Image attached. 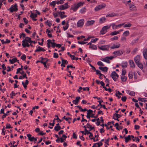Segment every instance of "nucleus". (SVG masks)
Returning a JSON list of instances; mask_svg holds the SVG:
<instances>
[{
    "label": "nucleus",
    "mask_w": 147,
    "mask_h": 147,
    "mask_svg": "<svg viewBox=\"0 0 147 147\" xmlns=\"http://www.w3.org/2000/svg\"><path fill=\"white\" fill-rule=\"evenodd\" d=\"M33 42L31 40V38L28 37H26L25 39L22 41V45L24 47H29L30 45L28 43H32Z\"/></svg>",
    "instance_id": "1"
},
{
    "label": "nucleus",
    "mask_w": 147,
    "mask_h": 147,
    "mask_svg": "<svg viewBox=\"0 0 147 147\" xmlns=\"http://www.w3.org/2000/svg\"><path fill=\"white\" fill-rule=\"evenodd\" d=\"M84 3L83 2L75 3L71 5L70 9L72 10L74 12H75L80 7L82 6Z\"/></svg>",
    "instance_id": "2"
},
{
    "label": "nucleus",
    "mask_w": 147,
    "mask_h": 147,
    "mask_svg": "<svg viewBox=\"0 0 147 147\" xmlns=\"http://www.w3.org/2000/svg\"><path fill=\"white\" fill-rule=\"evenodd\" d=\"M8 10H9L11 13L16 11L18 10V6L16 4L11 5Z\"/></svg>",
    "instance_id": "3"
},
{
    "label": "nucleus",
    "mask_w": 147,
    "mask_h": 147,
    "mask_svg": "<svg viewBox=\"0 0 147 147\" xmlns=\"http://www.w3.org/2000/svg\"><path fill=\"white\" fill-rule=\"evenodd\" d=\"M114 58V57L113 56L109 57H106L105 58H102L100 59L101 61L106 62L107 63H109L110 62V60H112Z\"/></svg>",
    "instance_id": "4"
},
{
    "label": "nucleus",
    "mask_w": 147,
    "mask_h": 147,
    "mask_svg": "<svg viewBox=\"0 0 147 147\" xmlns=\"http://www.w3.org/2000/svg\"><path fill=\"white\" fill-rule=\"evenodd\" d=\"M106 6V4L104 3H103L96 6L94 8V10L96 11H97L104 8Z\"/></svg>",
    "instance_id": "5"
},
{
    "label": "nucleus",
    "mask_w": 147,
    "mask_h": 147,
    "mask_svg": "<svg viewBox=\"0 0 147 147\" xmlns=\"http://www.w3.org/2000/svg\"><path fill=\"white\" fill-rule=\"evenodd\" d=\"M67 3H66L63 5L58 6L59 9L61 10H64L66 9L69 7Z\"/></svg>",
    "instance_id": "6"
},
{
    "label": "nucleus",
    "mask_w": 147,
    "mask_h": 147,
    "mask_svg": "<svg viewBox=\"0 0 147 147\" xmlns=\"http://www.w3.org/2000/svg\"><path fill=\"white\" fill-rule=\"evenodd\" d=\"M111 76L114 81H116L119 77V75L115 71H113L111 73Z\"/></svg>",
    "instance_id": "7"
},
{
    "label": "nucleus",
    "mask_w": 147,
    "mask_h": 147,
    "mask_svg": "<svg viewBox=\"0 0 147 147\" xmlns=\"http://www.w3.org/2000/svg\"><path fill=\"white\" fill-rule=\"evenodd\" d=\"M110 28V26L109 25L103 26L100 31L101 34H105L107 32V29Z\"/></svg>",
    "instance_id": "8"
},
{
    "label": "nucleus",
    "mask_w": 147,
    "mask_h": 147,
    "mask_svg": "<svg viewBox=\"0 0 147 147\" xmlns=\"http://www.w3.org/2000/svg\"><path fill=\"white\" fill-rule=\"evenodd\" d=\"M124 53V52L121 50H118L114 51L113 54L115 55V57L117 56H119L121 55Z\"/></svg>",
    "instance_id": "9"
},
{
    "label": "nucleus",
    "mask_w": 147,
    "mask_h": 147,
    "mask_svg": "<svg viewBox=\"0 0 147 147\" xmlns=\"http://www.w3.org/2000/svg\"><path fill=\"white\" fill-rule=\"evenodd\" d=\"M84 20L83 19L79 20L77 22V26L78 27H82L84 25Z\"/></svg>",
    "instance_id": "10"
},
{
    "label": "nucleus",
    "mask_w": 147,
    "mask_h": 147,
    "mask_svg": "<svg viewBox=\"0 0 147 147\" xmlns=\"http://www.w3.org/2000/svg\"><path fill=\"white\" fill-rule=\"evenodd\" d=\"M27 137H28V140L30 141L36 142L37 140V138H35L34 137H32L31 134H28Z\"/></svg>",
    "instance_id": "11"
},
{
    "label": "nucleus",
    "mask_w": 147,
    "mask_h": 147,
    "mask_svg": "<svg viewBox=\"0 0 147 147\" xmlns=\"http://www.w3.org/2000/svg\"><path fill=\"white\" fill-rule=\"evenodd\" d=\"M109 47L108 45H102L100 46H98L99 49L102 50H107Z\"/></svg>",
    "instance_id": "12"
},
{
    "label": "nucleus",
    "mask_w": 147,
    "mask_h": 147,
    "mask_svg": "<svg viewBox=\"0 0 147 147\" xmlns=\"http://www.w3.org/2000/svg\"><path fill=\"white\" fill-rule=\"evenodd\" d=\"M140 56L139 55H137L134 58V61L136 64L140 62Z\"/></svg>",
    "instance_id": "13"
},
{
    "label": "nucleus",
    "mask_w": 147,
    "mask_h": 147,
    "mask_svg": "<svg viewBox=\"0 0 147 147\" xmlns=\"http://www.w3.org/2000/svg\"><path fill=\"white\" fill-rule=\"evenodd\" d=\"M95 22V21L94 20H91L90 21H87L86 24L85 26H89L93 25Z\"/></svg>",
    "instance_id": "14"
},
{
    "label": "nucleus",
    "mask_w": 147,
    "mask_h": 147,
    "mask_svg": "<svg viewBox=\"0 0 147 147\" xmlns=\"http://www.w3.org/2000/svg\"><path fill=\"white\" fill-rule=\"evenodd\" d=\"M121 116V115L118 114L117 113H115L113 115V118L115 120H117L118 121H119L118 118H120Z\"/></svg>",
    "instance_id": "15"
},
{
    "label": "nucleus",
    "mask_w": 147,
    "mask_h": 147,
    "mask_svg": "<svg viewBox=\"0 0 147 147\" xmlns=\"http://www.w3.org/2000/svg\"><path fill=\"white\" fill-rule=\"evenodd\" d=\"M120 44L118 43L115 44H113V45L111 46L110 48L112 49L118 48L120 46Z\"/></svg>",
    "instance_id": "16"
},
{
    "label": "nucleus",
    "mask_w": 147,
    "mask_h": 147,
    "mask_svg": "<svg viewBox=\"0 0 147 147\" xmlns=\"http://www.w3.org/2000/svg\"><path fill=\"white\" fill-rule=\"evenodd\" d=\"M62 61V64H61V66L62 67H65V64H67L68 63V62L67 60H64L63 59L62 57H61Z\"/></svg>",
    "instance_id": "17"
},
{
    "label": "nucleus",
    "mask_w": 147,
    "mask_h": 147,
    "mask_svg": "<svg viewBox=\"0 0 147 147\" xmlns=\"http://www.w3.org/2000/svg\"><path fill=\"white\" fill-rule=\"evenodd\" d=\"M129 63L130 65V67L132 68H134L135 67V65L133 61L132 60H130L129 61Z\"/></svg>",
    "instance_id": "18"
},
{
    "label": "nucleus",
    "mask_w": 147,
    "mask_h": 147,
    "mask_svg": "<svg viewBox=\"0 0 147 147\" xmlns=\"http://www.w3.org/2000/svg\"><path fill=\"white\" fill-rule=\"evenodd\" d=\"M45 50L40 46H38L37 49L35 51V52H37L40 51H44Z\"/></svg>",
    "instance_id": "19"
},
{
    "label": "nucleus",
    "mask_w": 147,
    "mask_h": 147,
    "mask_svg": "<svg viewBox=\"0 0 147 147\" xmlns=\"http://www.w3.org/2000/svg\"><path fill=\"white\" fill-rule=\"evenodd\" d=\"M102 102L103 101L102 100L98 101V102L99 103V104L97 106V107H98L99 106H100L101 107H102L105 109H107L105 105H102L101 104V102Z\"/></svg>",
    "instance_id": "20"
},
{
    "label": "nucleus",
    "mask_w": 147,
    "mask_h": 147,
    "mask_svg": "<svg viewBox=\"0 0 147 147\" xmlns=\"http://www.w3.org/2000/svg\"><path fill=\"white\" fill-rule=\"evenodd\" d=\"M129 7L130 9L132 11H135L137 10L136 6L134 5H129Z\"/></svg>",
    "instance_id": "21"
},
{
    "label": "nucleus",
    "mask_w": 147,
    "mask_h": 147,
    "mask_svg": "<svg viewBox=\"0 0 147 147\" xmlns=\"http://www.w3.org/2000/svg\"><path fill=\"white\" fill-rule=\"evenodd\" d=\"M48 61L47 59L46 58H42V60L39 61V62H40L42 63L43 65L45 64V63H47V62Z\"/></svg>",
    "instance_id": "22"
},
{
    "label": "nucleus",
    "mask_w": 147,
    "mask_h": 147,
    "mask_svg": "<svg viewBox=\"0 0 147 147\" xmlns=\"http://www.w3.org/2000/svg\"><path fill=\"white\" fill-rule=\"evenodd\" d=\"M99 68L100 69L104 72H107L108 69V68L107 67H99Z\"/></svg>",
    "instance_id": "23"
},
{
    "label": "nucleus",
    "mask_w": 147,
    "mask_h": 147,
    "mask_svg": "<svg viewBox=\"0 0 147 147\" xmlns=\"http://www.w3.org/2000/svg\"><path fill=\"white\" fill-rule=\"evenodd\" d=\"M143 54L144 59H147V49H145L143 52Z\"/></svg>",
    "instance_id": "24"
},
{
    "label": "nucleus",
    "mask_w": 147,
    "mask_h": 147,
    "mask_svg": "<svg viewBox=\"0 0 147 147\" xmlns=\"http://www.w3.org/2000/svg\"><path fill=\"white\" fill-rule=\"evenodd\" d=\"M126 92L128 94L131 96H134L135 94L134 91H131L129 90H127Z\"/></svg>",
    "instance_id": "25"
},
{
    "label": "nucleus",
    "mask_w": 147,
    "mask_h": 147,
    "mask_svg": "<svg viewBox=\"0 0 147 147\" xmlns=\"http://www.w3.org/2000/svg\"><path fill=\"white\" fill-rule=\"evenodd\" d=\"M28 84V81L26 80L25 83L23 82H22V84L23 85V86L25 89H26L27 87V86Z\"/></svg>",
    "instance_id": "26"
},
{
    "label": "nucleus",
    "mask_w": 147,
    "mask_h": 147,
    "mask_svg": "<svg viewBox=\"0 0 147 147\" xmlns=\"http://www.w3.org/2000/svg\"><path fill=\"white\" fill-rule=\"evenodd\" d=\"M18 61V60L17 58L16 57L13 58L12 59H9V61L11 64H13L15 62H17Z\"/></svg>",
    "instance_id": "27"
},
{
    "label": "nucleus",
    "mask_w": 147,
    "mask_h": 147,
    "mask_svg": "<svg viewBox=\"0 0 147 147\" xmlns=\"http://www.w3.org/2000/svg\"><path fill=\"white\" fill-rule=\"evenodd\" d=\"M46 32L47 33L48 36L49 37H52V34L50 33L51 31L50 30H49L48 29H46Z\"/></svg>",
    "instance_id": "28"
},
{
    "label": "nucleus",
    "mask_w": 147,
    "mask_h": 147,
    "mask_svg": "<svg viewBox=\"0 0 147 147\" xmlns=\"http://www.w3.org/2000/svg\"><path fill=\"white\" fill-rule=\"evenodd\" d=\"M141 69H142L143 68V64L140 62L136 64Z\"/></svg>",
    "instance_id": "29"
},
{
    "label": "nucleus",
    "mask_w": 147,
    "mask_h": 147,
    "mask_svg": "<svg viewBox=\"0 0 147 147\" xmlns=\"http://www.w3.org/2000/svg\"><path fill=\"white\" fill-rule=\"evenodd\" d=\"M123 25L124 26L123 27L124 28H129L131 26L132 24L130 23H128L125 24L124 23V25Z\"/></svg>",
    "instance_id": "30"
},
{
    "label": "nucleus",
    "mask_w": 147,
    "mask_h": 147,
    "mask_svg": "<svg viewBox=\"0 0 147 147\" xmlns=\"http://www.w3.org/2000/svg\"><path fill=\"white\" fill-rule=\"evenodd\" d=\"M127 62L122 63L121 64V65L123 68H126L127 67Z\"/></svg>",
    "instance_id": "31"
},
{
    "label": "nucleus",
    "mask_w": 147,
    "mask_h": 147,
    "mask_svg": "<svg viewBox=\"0 0 147 147\" xmlns=\"http://www.w3.org/2000/svg\"><path fill=\"white\" fill-rule=\"evenodd\" d=\"M94 144L96 147H100L102 145V143L101 142H99L98 143H94Z\"/></svg>",
    "instance_id": "32"
},
{
    "label": "nucleus",
    "mask_w": 147,
    "mask_h": 147,
    "mask_svg": "<svg viewBox=\"0 0 147 147\" xmlns=\"http://www.w3.org/2000/svg\"><path fill=\"white\" fill-rule=\"evenodd\" d=\"M121 79L122 81L125 82L127 80V77L124 75H122L121 77Z\"/></svg>",
    "instance_id": "33"
},
{
    "label": "nucleus",
    "mask_w": 147,
    "mask_h": 147,
    "mask_svg": "<svg viewBox=\"0 0 147 147\" xmlns=\"http://www.w3.org/2000/svg\"><path fill=\"white\" fill-rule=\"evenodd\" d=\"M130 137V135H128L127 137H125V141L126 143H127L129 140H131Z\"/></svg>",
    "instance_id": "34"
},
{
    "label": "nucleus",
    "mask_w": 147,
    "mask_h": 147,
    "mask_svg": "<svg viewBox=\"0 0 147 147\" xmlns=\"http://www.w3.org/2000/svg\"><path fill=\"white\" fill-rule=\"evenodd\" d=\"M30 17L32 18H35L37 17V15L36 14H34L31 12Z\"/></svg>",
    "instance_id": "35"
},
{
    "label": "nucleus",
    "mask_w": 147,
    "mask_h": 147,
    "mask_svg": "<svg viewBox=\"0 0 147 147\" xmlns=\"http://www.w3.org/2000/svg\"><path fill=\"white\" fill-rule=\"evenodd\" d=\"M87 127L90 129L89 131L93 129L94 127H92L89 123H87L86 125Z\"/></svg>",
    "instance_id": "36"
},
{
    "label": "nucleus",
    "mask_w": 147,
    "mask_h": 147,
    "mask_svg": "<svg viewBox=\"0 0 147 147\" xmlns=\"http://www.w3.org/2000/svg\"><path fill=\"white\" fill-rule=\"evenodd\" d=\"M86 11V8L85 7H83L80 10L79 12L81 13H85Z\"/></svg>",
    "instance_id": "37"
},
{
    "label": "nucleus",
    "mask_w": 147,
    "mask_h": 147,
    "mask_svg": "<svg viewBox=\"0 0 147 147\" xmlns=\"http://www.w3.org/2000/svg\"><path fill=\"white\" fill-rule=\"evenodd\" d=\"M119 34L118 31H115L114 32H111L110 33V35L111 36H113Z\"/></svg>",
    "instance_id": "38"
},
{
    "label": "nucleus",
    "mask_w": 147,
    "mask_h": 147,
    "mask_svg": "<svg viewBox=\"0 0 147 147\" xmlns=\"http://www.w3.org/2000/svg\"><path fill=\"white\" fill-rule=\"evenodd\" d=\"M129 34V32L128 30L125 31L123 33V35L126 36H128Z\"/></svg>",
    "instance_id": "39"
},
{
    "label": "nucleus",
    "mask_w": 147,
    "mask_h": 147,
    "mask_svg": "<svg viewBox=\"0 0 147 147\" xmlns=\"http://www.w3.org/2000/svg\"><path fill=\"white\" fill-rule=\"evenodd\" d=\"M89 47L92 49L96 50L97 49V47L96 45H90Z\"/></svg>",
    "instance_id": "40"
},
{
    "label": "nucleus",
    "mask_w": 147,
    "mask_h": 147,
    "mask_svg": "<svg viewBox=\"0 0 147 147\" xmlns=\"http://www.w3.org/2000/svg\"><path fill=\"white\" fill-rule=\"evenodd\" d=\"M106 20V18L105 17H102L99 19V22L100 23L104 22Z\"/></svg>",
    "instance_id": "41"
},
{
    "label": "nucleus",
    "mask_w": 147,
    "mask_h": 147,
    "mask_svg": "<svg viewBox=\"0 0 147 147\" xmlns=\"http://www.w3.org/2000/svg\"><path fill=\"white\" fill-rule=\"evenodd\" d=\"M139 39L138 38H137L136 39H135L133 40L131 42V44L132 45H133L134 44L137 43V42H138V40Z\"/></svg>",
    "instance_id": "42"
},
{
    "label": "nucleus",
    "mask_w": 147,
    "mask_h": 147,
    "mask_svg": "<svg viewBox=\"0 0 147 147\" xmlns=\"http://www.w3.org/2000/svg\"><path fill=\"white\" fill-rule=\"evenodd\" d=\"M54 129L56 131H58L61 128L60 126H55Z\"/></svg>",
    "instance_id": "43"
},
{
    "label": "nucleus",
    "mask_w": 147,
    "mask_h": 147,
    "mask_svg": "<svg viewBox=\"0 0 147 147\" xmlns=\"http://www.w3.org/2000/svg\"><path fill=\"white\" fill-rule=\"evenodd\" d=\"M118 39V37L117 36H115L111 39V40L112 41L117 40Z\"/></svg>",
    "instance_id": "44"
},
{
    "label": "nucleus",
    "mask_w": 147,
    "mask_h": 147,
    "mask_svg": "<svg viewBox=\"0 0 147 147\" xmlns=\"http://www.w3.org/2000/svg\"><path fill=\"white\" fill-rule=\"evenodd\" d=\"M86 117L90 119V117H95L94 116V115L93 114L92 115H87Z\"/></svg>",
    "instance_id": "45"
},
{
    "label": "nucleus",
    "mask_w": 147,
    "mask_h": 147,
    "mask_svg": "<svg viewBox=\"0 0 147 147\" xmlns=\"http://www.w3.org/2000/svg\"><path fill=\"white\" fill-rule=\"evenodd\" d=\"M109 26H110V27L111 26L113 29H115V23L111 24L109 25Z\"/></svg>",
    "instance_id": "46"
},
{
    "label": "nucleus",
    "mask_w": 147,
    "mask_h": 147,
    "mask_svg": "<svg viewBox=\"0 0 147 147\" xmlns=\"http://www.w3.org/2000/svg\"><path fill=\"white\" fill-rule=\"evenodd\" d=\"M87 115L92 114L93 111L91 109H89L87 111Z\"/></svg>",
    "instance_id": "47"
},
{
    "label": "nucleus",
    "mask_w": 147,
    "mask_h": 147,
    "mask_svg": "<svg viewBox=\"0 0 147 147\" xmlns=\"http://www.w3.org/2000/svg\"><path fill=\"white\" fill-rule=\"evenodd\" d=\"M97 64L99 66H104V64L101 61H98L97 62Z\"/></svg>",
    "instance_id": "48"
},
{
    "label": "nucleus",
    "mask_w": 147,
    "mask_h": 147,
    "mask_svg": "<svg viewBox=\"0 0 147 147\" xmlns=\"http://www.w3.org/2000/svg\"><path fill=\"white\" fill-rule=\"evenodd\" d=\"M56 4V2L55 1H52L50 4V5L51 6H52L53 7H55Z\"/></svg>",
    "instance_id": "49"
},
{
    "label": "nucleus",
    "mask_w": 147,
    "mask_h": 147,
    "mask_svg": "<svg viewBox=\"0 0 147 147\" xmlns=\"http://www.w3.org/2000/svg\"><path fill=\"white\" fill-rule=\"evenodd\" d=\"M69 24H67L65 26L63 27V30H67V28H68L69 27Z\"/></svg>",
    "instance_id": "50"
},
{
    "label": "nucleus",
    "mask_w": 147,
    "mask_h": 147,
    "mask_svg": "<svg viewBox=\"0 0 147 147\" xmlns=\"http://www.w3.org/2000/svg\"><path fill=\"white\" fill-rule=\"evenodd\" d=\"M105 90L106 91H108L109 92H112L111 89L110 88H107L105 87H103Z\"/></svg>",
    "instance_id": "51"
},
{
    "label": "nucleus",
    "mask_w": 147,
    "mask_h": 147,
    "mask_svg": "<svg viewBox=\"0 0 147 147\" xmlns=\"http://www.w3.org/2000/svg\"><path fill=\"white\" fill-rule=\"evenodd\" d=\"M47 24L50 27L52 25V24L51 22L47 20L46 22Z\"/></svg>",
    "instance_id": "52"
},
{
    "label": "nucleus",
    "mask_w": 147,
    "mask_h": 147,
    "mask_svg": "<svg viewBox=\"0 0 147 147\" xmlns=\"http://www.w3.org/2000/svg\"><path fill=\"white\" fill-rule=\"evenodd\" d=\"M98 40V38H95L94 39H92L91 40V42L92 43L95 42L97 40Z\"/></svg>",
    "instance_id": "53"
},
{
    "label": "nucleus",
    "mask_w": 147,
    "mask_h": 147,
    "mask_svg": "<svg viewBox=\"0 0 147 147\" xmlns=\"http://www.w3.org/2000/svg\"><path fill=\"white\" fill-rule=\"evenodd\" d=\"M127 99V97L125 96H123L122 97L121 100L123 102H125Z\"/></svg>",
    "instance_id": "54"
},
{
    "label": "nucleus",
    "mask_w": 147,
    "mask_h": 147,
    "mask_svg": "<svg viewBox=\"0 0 147 147\" xmlns=\"http://www.w3.org/2000/svg\"><path fill=\"white\" fill-rule=\"evenodd\" d=\"M128 76L129 79H131L133 77V74L131 72L129 73Z\"/></svg>",
    "instance_id": "55"
},
{
    "label": "nucleus",
    "mask_w": 147,
    "mask_h": 147,
    "mask_svg": "<svg viewBox=\"0 0 147 147\" xmlns=\"http://www.w3.org/2000/svg\"><path fill=\"white\" fill-rule=\"evenodd\" d=\"M67 37L68 38H69L70 37L73 38L74 37V36L73 35H70L69 32H67Z\"/></svg>",
    "instance_id": "56"
},
{
    "label": "nucleus",
    "mask_w": 147,
    "mask_h": 147,
    "mask_svg": "<svg viewBox=\"0 0 147 147\" xmlns=\"http://www.w3.org/2000/svg\"><path fill=\"white\" fill-rule=\"evenodd\" d=\"M121 40L122 41L125 42L126 40V38L125 37L123 36L121 38Z\"/></svg>",
    "instance_id": "57"
},
{
    "label": "nucleus",
    "mask_w": 147,
    "mask_h": 147,
    "mask_svg": "<svg viewBox=\"0 0 147 147\" xmlns=\"http://www.w3.org/2000/svg\"><path fill=\"white\" fill-rule=\"evenodd\" d=\"M53 57L54 58H57L58 57V55L57 53H53Z\"/></svg>",
    "instance_id": "58"
},
{
    "label": "nucleus",
    "mask_w": 147,
    "mask_h": 147,
    "mask_svg": "<svg viewBox=\"0 0 147 147\" xmlns=\"http://www.w3.org/2000/svg\"><path fill=\"white\" fill-rule=\"evenodd\" d=\"M21 59L23 60H25L26 58V56L25 55H22L21 57Z\"/></svg>",
    "instance_id": "59"
},
{
    "label": "nucleus",
    "mask_w": 147,
    "mask_h": 147,
    "mask_svg": "<svg viewBox=\"0 0 147 147\" xmlns=\"http://www.w3.org/2000/svg\"><path fill=\"white\" fill-rule=\"evenodd\" d=\"M99 75V78L100 79H103V77H104L105 78V76L104 75H103L101 74H100Z\"/></svg>",
    "instance_id": "60"
},
{
    "label": "nucleus",
    "mask_w": 147,
    "mask_h": 147,
    "mask_svg": "<svg viewBox=\"0 0 147 147\" xmlns=\"http://www.w3.org/2000/svg\"><path fill=\"white\" fill-rule=\"evenodd\" d=\"M87 42H85L84 41H78V43L80 44L83 45L87 43Z\"/></svg>",
    "instance_id": "61"
},
{
    "label": "nucleus",
    "mask_w": 147,
    "mask_h": 147,
    "mask_svg": "<svg viewBox=\"0 0 147 147\" xmlns=\"http://www.w3.org/2000/svg\"><path fill=\"white\" fill-rule=\"evenodd\" d=\"M24 22L26 23V24H27L28 23V20L26 19V18H24L23 19Z\"/></svg>",
    "instance_id": "62"
},
{
    "label": "nucleus",
    "mask_w": 147,
    "mask_h": 147,
    "mask_svg": "<svg viewBox=\"0 0 147 147\" xmlns=\"http://www.w3.org/2000/svg\"><path fill=\"white\" fill-rule=\"evenodd\" d=\"M126 73V72L125 70L122 69V75H124V76L125 74Z\"/></svg>",
    "instance_id": "63"
},
{
    "label": "nucleus",
    "mask_w": 147,
    "mask_h": 147,
    "mask_svg": "<svg viewBox=\"0 0 147 147\" xmlns=\"http://www.w3.org/2000/svg\"><path fill=\"white\" fill-rule=\"evenodd\" d=\"M51 44L52 45V47L53 48H54L55 47H56V43L55 42H52V43H51Z\"/></svg>",
    "instance_id": "64"
}]
</instances>
